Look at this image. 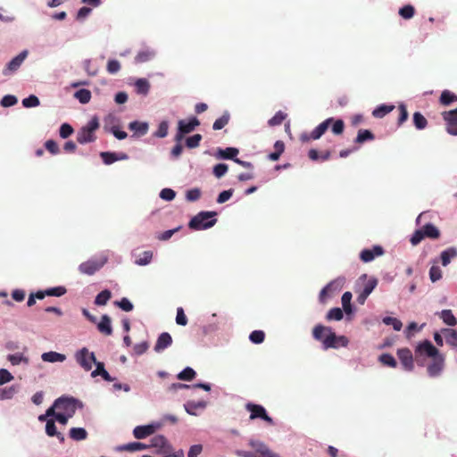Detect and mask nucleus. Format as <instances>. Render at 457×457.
I'll return each mask as SVG.
<instances>
[{
  "mask_svg": "<svg viewBox=\"0 0 457 457\" xmlns=\"http://www.w3.org/2000/svg\"><path fill=\"white\" fill-rule=\"evenodd\" d=\"M427 358L430 359L427 364L428 375L431 378L440 376L445 369V359L429 340L420 342L415 348V360L418 365L424 366Z\"/></svg>",
  "mask_w": 457,
  "mask_h": 457,
  "instance_id": "obj_1",
  "label": "nucleus"
},
{
  "mask_svg": "<svg viewBox=\"0 0 457 457\" xmlns=\"http://www.w3.org/2000/svg\"><path fill=\"white\" fill-rule=\"evenodd\" d=\"M216 215L217 212H200L190 220L188 227L193 230L210 228L217 222V220L215 219Z\"/></svg>",
  "mask_w": 457,
  "mask_h": 457,
  "instance_id": "obj_2",
  "label": "nucleus"
},
{
  "mask_svg": "<svg viewBox=\"0 0 457 457\" xmlns=\"http://www.w3.org/2000/svg\"><path fill=\"white\" fill-rule=\"evenodd\" d=\"M99 128V120L97 117H93L90 121L82 127L77 133V141L81 144L94 142L96 139L95 135L96 130Z\"/></svg>",
  "mask_w": 457,
  "mask_h": 457,
  "instance_id": "obj_3",
  "label": "nucleus"
},
{
  "mask_svg": "<svg viewBox=\"0 0 457 457\" xmlns=\"http://www.w3.org/2000/svg\"><path fill=\"white\" fill-rule=\"evenodd\" d=\"M440 236L438 228L431 223L426 224L422 228L416 230L411 237V243L416 245L425 237L436 239Z\"/></svg>",
  "mask_w": 457,
  "mask_h": 457,
  "instance_id": "obj_4",
  "label": "nucleus"
},
{
  "mask_svg": "<svg viewBox=\"0 0 457 457\" xmlns=\"http://www.w3.org/2000/svg\"><path fill=\"white\" fill-rule=\"evenodd\" d=\"M78 401L73 397L62 396L55 400L54 407H55L59 412L68 414V416H73L77 410Z\"/></svg>",
  "mask_w": 457,
  "mask_h": 457,
  "instance_id": "obj_5",
  "label": "nucleus"
},
{
  "mask_svg": "<svg viewBox=\"0 0 457 457\" xmlns=\"http://www.w3.org/2000/svg\"><path fill=\"white\" fill-rule=\"evenodd\" d=\"M245 409L250 412L249 419L251 420L261 419L266 421L269 425L274 424L273 419L268 415L265 408L262 405L247 403L245 404Z\"/></svg>",
  "mask_w": 457,
  "mask_h": 457,
  "instance_id": "obj_6",
  "label": "nucleus"
},
{
  "mask_svg": "<svg viewBox=\"0 0 457 457\" xmlns=\"http://www.w3.org/2000/svg\"><path fill=\"white\" fill-rule=\"evenodd\" d=\"M344 280L342 278H337L330 281L325 287L321 289L319 295V300L324 303L328 298L334 296L343 287Z\"/></svg>",
  "mask_w": 457,
  "mask_h": 457,
  "instance_id": "obj_7",
  "label": "nucleus"
},
{
  "mask_svg": "<svg viewBox=\"0 0 457 457\" xmlns=\"http://www.w3.org/2000/svg\"><path fill=\"white\" fill-rule=\"evenodd\" d=\"M76 361L86 370L89 371L92 369V364L96 362V355L94 353L88 351L87 348L83 347L75 354Z\"/></svg>",
  "mask_w": 457,
  "mask_h": 457,
  "instance_id": "obj_8",
  "label": "nucleus"
},
{
  "mask_svg": "<svg viewBox=\"0 0 457 457\" xmlns=\"http://www.w3.org/2000/svg\"><path fill=\"white\" fill-rule=\"evenodd\" d=\"M106 262L107 258L105 257L101 259H91L79 264V270L82 274L91 276L98 271L106 263Z\"/></svg>",
  "mask_w": 457,
  "mask_h": 457,
  "instance_id": "obj_9",
  "label": "nucleus"
},
{
  "mask_svg": "<svg viewBox=\"0 0 457 457\" xmlns=\"http://www.w3.org/2000/svg\"><path fill=\"white\" fill-rule=\"evenodd\" d=\"M349 340L345 336H337L332 329L327 334L325 338L323 339V347L324 349L328 348H338L339 346L345 347L347 346Z\"/></svg>",
  "mask_w": 457,
  "mask_h": 457,
  "instance_id": "obj_10",
  "label": "nucleus"
},
{
  "mask_svg": "<svg viewBox=\"0 0 457 457\" xmlns=\"http://www.w3.org/2000/svg\"><path fill=\"white\" fill-rule=\"evenodd\" d=\"M154 448V453L157 454H167L171 453V446L168 444L167 439L162 436L158 435L154 436L151 439V444L148 445V448Z\"/></svg>",
  "mask_w": 457,
  "mask_h": 457,
  "instance_id": "obj_11",
  "label": "nucleus"
},
{
  "mask_svg": "<svg viewBox=\"0 0 457 457\" xmlns=\"http://www.w3.org/2000/svg\"><path fill=\"white\" fill-rule=\"evenodd\" d=\"M442 117L445 122L447 133L457 136V112L455 110L443 112Z\"/></svg>",
  "mask_w": 457,
  "mask_h": 457,
  "instance_id": "obj_12",
  "label": "nucleus"
},
{
  "mask_svg": "<svg viewBox=\"0 0 457 457\" xmlns=\"http://www.w3.org/2000/svg\"><path fill=\"white\" fill-rule=\"evenodd\" d=\"M249 445L253 448V456L255 457H279L261 441L250 440Z\"/></svg>",
  "mask_w": 457,
  "mask_h": 457,
  "instance_id": "obj_13",
  "label": "nucleus"
},
{
  "mask_svg": "<svg viewBox=\"0 0 457 457\" xmlns=\"http://www.w3.org/2000/svg\"><path fill=\"white\" fill-rule=\"evenodd\" d=\"M397 356L403 369L407 371H412L414 369V358L409 348H401L397 351Z\"/></svg>",
  "mask_w": 457,
  "mask_h": 457,
  "instance_id": "obj_14",
  "label": "nucleus"
},
{
  "mask_svg": "<svg viewBox=\"0 0 457 457\" xmlns=\"http://www.w3.org/2000/svg\"><path fill=\"white\" fill-rule=\"evenodd\" d=\"M28 54L29 52L27 50H24L21 53H20L17 56H15L13 59H12L4 69L3 74L4 76H8L11 73L16 71L21 67L24 60L27 58Z\"/></svg>",
  "mask_w": 457,
  "mask_h": 457,
  "instance_id": "obj_15",
  "label": "nucleus"
},
{
  "mask_svg": "<svg viewBox=\"0 0 457 457\" xmlns=\"http://www.w3.org/2000/svg\"><path fill=\"white\" fill-rule=\"evenodd\" d=\"M383 253L384 249L380 245H374L371 249H363L360 253V259L363 262H370Z\"/></svg>",
  "mask_w": 457,
  "mask_h": 457,
  "instance_id": "obj_16",
  "label": "nucleus"
},
{
  "mask_svg": "<svg viewBox=\"0 0 457 457\" xmlns=\"http://www.w3.org/2000/svg\"><path fill=\"white\" fill-rule=\"evenodd\" d=\"M159 427V425L154 424L137 426L134 428L133 435L137 439H144L153 435Z\"/></svg>",
  "mask_w": 457,
  "mask_h": 457,
  "instance_id": "obj_17",
  "label": "nucleus"
},
{
  "mask_svg": "<svg viewBox=\"0 0 457 457\" xmlns=\"http://www.w3.org/2000/svg\"><path fill=\"white\" fill-rule=\"evenodd\" d=\"M200 122L197 118L192 117L188 120H180L178 123L179 130L182 133L188 134L192 132L197 126H199Z\"/></svg>",
  "mask_w": 457,
  "mask_h": 457,
  "instance_id": "obj_18",
  "label": "nucleus"
},
{
  "mask_svg": "<svg viewBox=\"0 0 457 457\" xmlns=\"http://www.w3.org/2000/svg\"><path fill=\"white\" fill-rule=\"evenodd\" d=\"M129 129L134 132L133 137H139L147 133L149 126L147 122L135 120L129 124Z\"/></svg>",
  "mask_w": 457,
  "mask_h": 457,
  "instance_id": "obj_19",
  "label": "nucleus"
},
{
  "mask_svg": "<svg viewBox=\"0 0 457 457\" xmlns=\"http://www.w3.org/2000/svg\"><path fill=\"white\" fill-rule=\"evenodd\" d=\"M172 344V337L168 332L162 333L156 341V344L154 345V351L155 352H161Z\"/></svg>",
  "mask_w": 457,
  "mask_h": 457,
  "instance_id": "obj_20",
  "label": "nucleus"
},
{
  "mask_svg": "<svg viewBox=\"0 0 457 457\" xmlns=\"http://www.w3.org/2000/svg\"><path fill=\"white\" fill-rule=\"evenodd\" d=\"M333 122V118H328L319 124L312 132L311 137L312 140L319 139L328 129Z\"/></svg>",
  "mask_w": 457,
  "mask_h": 457,
  "instance_id": "obj_21",
  "label": "nucleus"
},
{
  "mask_svg": "<svg viewBox=\"0 0 457 457\" xmlns=\"http://www.w3.org/2000/svg\"><path fill=\"white\" fill-rule=\"evenodd\" d=\"M98 330L106 335L110 336L112 333V328L111 326V319L108 315L104 314L102 316L100 322L97 325Z\"/></svg>",
  "mask_w": 457,
  "mask_h": 457,
  "instance_id": "obj_22",
  "label": "nucleus"
},
{
  "mask_svg": "<svg viewBox=\"0 0 457 457\" xmlns=\"http://www.w3.org/2000/svg\"><path fill=\"white\" fill-rule=\"evenodd\" d=\"M46 433L49 436H56L60 442H64V436L62 433L58 432L54 420H48L46 425Z\"/></svg>",
  "mask_w": 457,
  "mask_h": 457,
  "instance_id": "obj_23",
  "label": "nucleus"
},
{
  "mask_svg": "<svg viewBox=\"0 0 457 457\" xmlns=\"http://www.w3.org/2000/svg\"><path fill=\"white\" fill-rule=\"evenodd\" d=\"M96 370L92 371L91 376L93 378L96 376H101L105 381H112L113 378L110 376V374L105 370L104 364L100 361H96Z\"/></svg>",
  "mask_w": 457,
  "mask_h": 457,
  "instance_id": "obj_24",
  "label": "nucleus"
},
{
  "mask_svg": "<svg viewBox=\"0 0 457 457\" xmlns=\"http://www.w3.org/2000/svg\"><path fill=\"white\" fill-rule=\"evenodd\" d=\"M41 358L44 361L47 362H62L63 361H65L66 356L56 352H47L44 353Z\"/></svg>",
  "mask_w": 457,
  "mask_h": 457,
  "instance_id": "obj_25",
  "label": "nucleus"
},
{
  "mask_svg": "<svg viewBox=\"0 0 457 457\" xmlns=\"http://www.w3.org/2000/svg\"><path fill=\"white\" fill-rule=\"evenodd\" d=\"M155 55L154 51L145 49L137 53L135 57L136 63H143L151 61Z\"/></svg>",
  "mask_w": 457,
  "mask_h": 457,
  "instance_id": "obj_26",
  "label": "nucleus"
},
{
  "mask_svg": "<svg viewBox=\"0 0 457 457\" xmlns=\"http://www.w3.org/2000/svg\"><path fill=\"white\" fill-rule=\"evenodd\" d=\"M395 109V105L393 104H380L372 112V115L375 118L381 119L385 117L386 114L391 112Z\"/></svg>",
  "mask_w": 457,
  "mask_h": 457,
  "instance_id": "obj_27",
  "label": "nucleus"
},
{
  "mask_svg": "<svg viewBox=\"0 0 457 457\" xmlns=\"http://www.w3.org/2000/svg\"><path fill=\"white\" fill-rule=\"evenodd\" d=\"M442 334L445 336V341L451 346H457V331L452 328L442 329Z\"/></svg>",
  "mask_w": 457,
  "mask_h": 457,
  "instance_id": "obj_28",
  "label": "nucleus"
},
{
  "mask_svg": "<svg viewBox=\"0 0 457 457\" xmlns=\"http://www.w3.org/2000/svg\"><path fill=\"white\" fill-rule=\"evenodd\" d=\"M439 102L442 105H450L452 103L457 102V95L449 90H444L441 93Z\"/></svg>",
  "mask_w": 457,
  "mask_h": 457,
  "instance_id": "obj_29",
  "label": "nucleus"
},
{
  "mask_svg": "<svg viewBox=\"0 0 457 457\" xmlns=\"http://www.w3.org/2000/svg\"><path fill=\"white\" fill-rule=\"evenodd\" d=\"M457 256V250L454 247H450L441 253V262L443 266H447L453 258Z\"/></svg>",
  "mask_w": 457,
  "mask_h": 457,
  "instance_id": "obj_30",
  "label": "nucleus"
},
{
  "mask_svg": "<svg viewBox=\"0 0 457 457\" xmlns=\"http://www.w3.org/2000/svg\"><path fill=\"white\" fill-rule=\"evenodd\" d=\"M330 329L331 328L328 327H325L323 325H317L314 327L312 330V336L316 340L321 341L323 343V339L325 338L327 334H328Z\"/></svg>",
  "mask_w": 457,
  "mask_h": 457,
  "instance_id": "obj_31",
  "label": "nucleus"
},
{
  "mask_svg": "<svg viewBox=\"0 0 457 457\" xmlns=\"http://www.w3.org/2000/svg\"><path fill=\"white\" fill-rule=\"evenodd\" d=\"M147 448H148V445L139 443V442L129 443V444L120 445L119 447L120 450L127 451V452H137V451L145 450Z\"/></svg>",
  "mask_w": 457,
  "mask_h": 457,
  "instance_id": "obj_32",
  "label": "nucleus"
},
{
  "mask_svg": "<svg viewBox=\"0 0 457 457\" xmlns=\"http://www.w3.org/2000/svg\"><path fill=\"white\" fill-rule=\"evenodd\" d=\"M206 406V403L204 401L194 402L190 401L185 404L186 411L190 415H195V411L197 409H204Z\"/></svg>",
  "mask_w": 457,
  "mask_h": 457,
  "instance_id": "obj_33",
  "label": "nucleus"
},
{
  "mask_svg": "<svg viewBox=\"0 0 457 457\" xmlns=\"http://www.w3.org/2000/svg\"><path fill=\"white\" fill-rule=\"evenodd\" d=\"M70 437L75 441H81L87 438V432L83 428H72L70 429Z\"/></svg>",
  "mask_w": 457,
  "mask_h": 457,
  "instance_id": "obj_34",
  "label": "nucleus"
},
{
  "mask_svg": "<svg viewBox=\"0 0 457 457\" xmlns=\"http://www.w3.org/2000/svg\"><path fill=\"white\" fill-rule=\"evenodd\" d=\"M239 151L235 147H227L226 149H220L219 155L220 158L233 160L236 159Z\"/></svg>",
  "mask_w": 457,
  "mask_h": 457,
  "instance_id": "obj_35",
  "label": "nucleus"
},
{
  "mask_svg": "<svg viewBox=\"0 0 457 457\" xmlns=\"http://www.w3.org/2000/svg\"><path fill=\"white\" fill-rule=\"evenodd\" d=\"M374 137H375L371 131H370L368 129H360L358 131L357 137L355 138V143L362 144L366 141L373 140Z\"/></svg>",
  "mask_w": 457,
  "mask_h": 457,
  "instance_id": "obj_36",
  "label": "nucleus"
},
{
  "mask_svg": "<svg viewBox=\"0 0 457 457\" xmlns=\"http://www.w3.org/2000/svg\"><path fill=\"white\" fill-rule=\"evenodd\" d=\"M111 291L108 289H104L96 295L95 299V303L99 306L105 305L107 302L111 299Z\"/></svg>",
  "mask_w": 457,
  "mask_h": 457,
  "instance_id": "obj_37",
  "label": "nucleus"
},
{
  "mask_svg": "<svg viewBox=\"0 0 457 457\" xmlns=\"http://www.w3.org/2000/svg\"><path fill=\"white\" fill-rule=\"evenodd\" d=\"M440 318L448 326H455L457 324V320L451 310H443L440 313Z\"/></svg>",
  "mask_w": 457,
  "mask_h": 457,
  "instance_id": "obj_38",
  "label": "nucleus"
},
{
  "mask_svg": "<svg viewBox=\"0 0 457 457\" xmlns=\"http://www.w3.org/2000/svg\"><path fill=\"white\" fill-rule=\"evenodd\" d=\"M196 376V372L190 367L185 368L181 372H179L177 378L179 380L184 381H192Z\"/></svg>",
  "mask_w": 457,
  "mask_h": 457,
  "instance_id": "obj_39",
  "label": "nucleus"
},
{
  "mask_svg": "<svg viewBox=\"0 0 457 457\" xmlns=\"http://www.w3.org/2000/svg\"><path fill=\"white\" fill-rule=\"evenodd\" d=\"M413 124L417 129H424L428 125V120L420 112H416L413 113Z\"/></svg>",
  "mask_w": 457,
  "mask_h": 457,
  "instance_id": "obj_40",
  "label": "nucleus"
},
{
  "mask_svg": "<svg viewBox=\"0 0 457 457\" xmlns=\"http://www.w3.org/2000/svg\"><path fill=\"white\" fill-rule=\"evenodd\" d=\"M229 119H230V115L228 112H225L221 117H220L219 119H217L213 125H212V129L214 130H220L221 129H223L229 121Z\"/></svg>",
  "mask_w": 457,
  "mask_h": 457,
  "instance_id": "obj_41",
  "label": "nucleus"
},
{
  "mask_svg": "<svg viewBox=\"0 0 457 457\" xmlns=\"http://www.w3.org/2000/svg\"><path fill=\"white\" fill-rule=\"evenodd\" d=\"M352 293L351 292H345L342 295V306L345 313L350 314L353 312L351 300H352Z\"/></svg>",
  "mask_w": 457,
  "mask_h": 457,
  "instance_id": "obj_42",
  "label": "nucleus"
},
{
  "mask_svg": "<svg viewBox=\"0 0 457 457\" xmlns=\"http://www.w3.org/2000/svg\"><path fill=\"white\" fill-rule=\"evenodd\" d=\"M74 96L81 104H87L91 99V92L88 89H79L75 92Z\"/></svg>",
  "mask_w": 457,
  "mask_h": 457,
  "instance_id": "obj_43",
  "label": "nucleus"
},
{
  "mask_svg": "<svg viewBox=\"0 0 457 457\" xmlns=\"http://www.w3.org/2000/svg\"><path fill=\"white\" fill-rule=\"evenodd\" d=\"M414 14L415 8L411 4H406L399 10V15L405 20L411 19Z\"/></svg>",
  "mask_w": 457,
  "mask_h": 457,
  "instance_id": "obj_44",
  "label": "nucleus"
},
{
  "mask_svg": "<svg viewBox=\"0 0 457 457\" xmlns=\"http://www.w3.org/2000/svg\"><path fill=\"white\" fill-rule=\"evenodd\" d=\"M135 86H136L137 93L143 94V95H146L150 88L149 82L145 79H137Z\"/></svg>",
  "mask_w": 457,
  "mask_h": 457,
  "instance_id": "obj_45",
  "label": "nucleus"
},
{
  "mask_svg": "<svg viewBox=\"0 0 457 457\" xmlns=\"http://www.w3.org/2000/svg\"><path fill=\"white\" fill-rule=\"evenodd\" d=\"M379 361L381 363L385 366H388L391 368H395L397 365V362L394 356L390 353H383L379 357Z\"/></svg>",
  "mask_w": 457,
  "mask_h": 457,
  "instance_id": "obj_46",
  "label": "nucleus"
},
{
  "mask_svg": "<svg viewBox=\"0 0 457 457\" xmlns=\"http://www.w3.org/2000/svg\"><path fill=\"white\" fill-rule=\"evenodd\" d=\"M153 259L152 251H145L142 255L135 261V263L139 266L147 265Z\"/></svg>",
  "mask_w": 457,
  "mask_h": 457,
  "instance_id": "obj_47",
  "label": "nucleus"
},
{
  "mask_svg": "<svg viewBox=\"0 0 457 457\" xmlns=\"http://www.w3.org/2000/svg\"><path fill=\"white\" fill-rule=\"evenodd\" d=\"M17 389L14 386L0 388V400L11 399L16 394Z\"/></svg>",
  "mask_w": 457,
  "mask_h": 457,
  "instance_id": "obj_48",
  "label": "nucleus"
},
{
  "mask_svg": "<svg viewBox=\"0 0 457 457\" xmlns=\"http://www.w3.org/2000/svg\"><path fill=\"white\" fill-rule=\"evenodd\" d=\"M343 311L340 308H332L327 313V320H341L343 319Z\"/></svg>",
  "mask_w": 457,
  "mask_h": 457,
  "instance_id": "obj_49",
  "label": "nucleus"
},
{
  "mask_svg": "<svg viewBox=\"0 0 457 457\" xmlns=\"http://www.w3.org/2000/svg\"><path fill=\"white\" fill-rule=\"evenodd\" d=\"M286 118L287 114L281 111H278L271 119L269 120L268 123L271 127L278 126L280 125Z\"/></svg>",
  "mask_w": 457,
  "mask_h": 457,
  "instance_id": "obj_50",
  "label": "nucleus"
},
{
  "mask_svg": "<svg viewBox=\"0 0 457 457\" xmlns=\"http://www.w3.org/2000/svg\"><path fill=\"white\" fill-rule=\"evenodd\" d=\"M169 123L166 120H162L157 130L154 132V136L156 137L163 138L168 135Z\"/></svg>",
  "mask_w": 457,
  "mask_h": 457,
  "instance_id": "obj_51",
  "label": "nucleus"
},
{
  "mask_svg": "<svg viewBox=\"0 0 457 457\" xmlns=\"http://www.w3.org/2000/svg\"><path fill=\"white\" fill-rule=\"evenodd\" d=\"M100 156L104 164L110 165L114 162L118 161V154L111 152H102Z\"/></svg>",
  "mask_w": 457,
  "mask_h": 457,
  "instance_id": "obj_52",
  "label": "nucleus"
},
{
  "mask_svg": "<svg viewBox=\"0 0 457 457\" xmlns=\"http://www.w3.org/2000/svg\"><path fill=\"white\" fill-rule=\"evenodd\" d=\"M383 322L386 325H391L395 331H400L403 327V323L400 320L393 317H386L383 319Z\"/></svg>",
  "mask_w": 457,
  "mask_h": 457,
  "instance_id": "obj_53",
  "label": "nucleus"
},
{
  "mask_svg": "<svg viewBox=\"0 0 457 457\" xmlns=\"http://www.w3.org/2000/svg\"><path fill=\"white\" fill-rule=\"evenodd\" d=\"M265 334L262 330H254L250 336L249 339L253 344H261L264 341Z\"/></svg>",
  "mask_w": 457,
  "mask_h": 457,
  "instance_id": "obj_54",
  "label": "nucleus"
},
{
  "mask_svg": "<svg viewBox=\"0 0 457 457\" xmlns=\"http://www.w3.org/2000/svg\"><path fill=\"white\" fill-rule=\"evenodd\" d=\"M40 104L37 96L30 95L29 97L22 100V105L26 108L37 107Z\"/></svg>",
  "mask_w": 457,
  "mask_h": 457,
  "instance_id": "obj_55",
  "label": "nucleus"
},
{
  "mask_svg": "<svg viewBox=\"0 0 457 457\" xmlns=\"http://www.w3.org/2000/svg\"><path fill=\"white\" fill-rule=\"evenodd\" d=\"M202 136L200 134H195L186 139V145L188 148H195L200 145Z\"/></svg>",
  "mask_w": 457,
  "mask_h": 457,
  "instance_id": "obj_56",
  "label": "nucleus"
},
{
  "mask_svg": "<svg viewBox=\"0 0 457 457\" xmlns=\"http://www.w3.org/2000/svg\"><path fill=\"white\" fill-rule=\"evenodd\" d=\"M398 110H399V117L397 120V125L401 126L403 124V122H405L407 120L408 112H407V108H406L405 104H401L398 106Z\"/></svg>",
  "mask_w": 457,
  "mask_h": 457,
  "instance_id": "obj_57",
  "label": "nucleus"
},
{
  "mask_svg": "<svg viewBox=\"0 0 457 457\" xmlns=\"http://www.w3.org/2000/svg\"><path fill=\"white\" fill-rule=\"evenodd\" d=\"M201 190L197 187L187 191L186 198L189 202L197 201L201 197Z\"/></svg>",
  "mask_w": 457,
  "mask_h": 457,
  "instance_id": "obj_58",
  "label": "nucleus"
},
{
  "mask_svg": "<svg viewBox=\"0 0 457 457\" xmlns=\"http://www.w3.org/2000/svg\"><path fill=\"white\" fill-rule=\"evenodd\" d=\"M18 99L12 95H6L1 100V105L4 107H11L17 104Z\"/></svg>",
  "mask_w": 457,
  "mask_h": 457,
  "instance_id": "obj_59",
  "label": "nucleus"
},
{
  "mask_svg": "<svg viewBox=\"0 0 457 457\" xmlns=\"http://www.w3.org/2000/svg\"><path fill=\"white\" fill-rule=\"evenodd\" d=\"M73 131L74 129L70 124L63 123L60 127V137L62 138H68L73 133Z\"/></svg>",
  "mask_w": 457,
  "mask_h": 457,
  "instance_id": "obj_60",
  "label": "nucleus"
},
{
  "mask_svg": "<svg viewBox=\"0 0 457 457\" xmlns=\"http://www.w3.org/2000/svg\"><path fill=\"white\" fill-rule=\"evenodd\" d=\"M228 165L225 163H218L213 167V174L217 178H221L228 171Z\"/></svg>",
  "mask_w": 457,
  "mask_h": 457,
  "instance_id": "obj_61",
  "label": "nucleus"
},
{
  "mask_svg": "<svg viewBox=\"0 0 457 457\" xmlns=\"http://www.w3.org/2000/svg\"><path fill=\"white\" fill-rule=\"evenodd\" d=\"M176 322L180 326H186L187 324V318L182 307L177 309Z\"/></svg>",
  "mask_w": 457,
  "mask_h": 457,
  "instance_id": "obj_62",
  "label": "nucleus"
},
{
  "mask_svg": "<svg viewBox=\"0 0 457 457\" xmlns=\"http://www.w3.org/2000/svg\"><path fill=\"white\" fill-rule=\"evenodd\" d=\"M122 311H125V312H131L133 310V304L131 303V302L126 298V297H123L121 298L120 301H118L115 303Z\"/></svg>",
  "mask_w": 457,
  "mask_h": 457,
  "instance_id": "obj_63",
  "label": "nucleus"
},
{
  "mask_svg": "<svg viewBox=\"0 0 457 457\" xmlns=\"http://www.w3.org/2000/svg\"><path fill=\"white\" fill-rule=\"evenodd\" d=\"M106 69L109 73L115 74L120 70V63L117 60H109Z\"/></svg>",
  "mask_w": 457,
  "mask_h": 457,
  "instance_id": "obj_64",
  "label": "nucleus"
}]
</instances>
